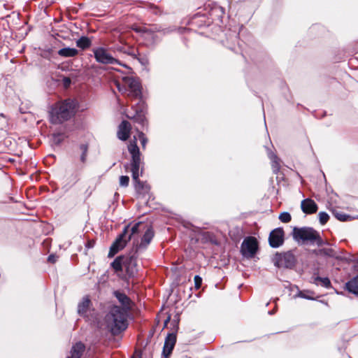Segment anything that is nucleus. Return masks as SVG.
<instances>
[{"mask_svg":"<svg viewBox=\"0 0 358 358\" xmlns=\"http://www.w3.org/2000/svg\"><path fill=\"white\" fill-rule=\"evenodd\" d=\"M127 312L118 306H113L106 315L101 327L109 330L113 334H117L127 328Z\"/></svg>","mask_w":358,"mask_h":358,"instance_id":"f257e3e1","label":"nucleus"},{"mask_svg":"<svg viewBox=\"0 0 358 358\" xmlns=\"http://www.w3.org/2000/svg\"><path fill=\"white\" fill-rule=\"evenodd\" d=\"M128 150L131 155V169L132 178L135 182V189L139 194H146L149 192V187L147 184L141 182L139 178V169L141 164V154L139 148L136 145V137L130 141L128 145Z\"/></svg>","mask_w":358,"mask_h":358,"instance_id":"f03ea898","label":"nucleus"},{"mask_svg":"<svg viewBox=\"0 0 358 358\" xmlns=\"http://www.w3.org/2000/svg\"><path fill=\"white\" fill-rule=\"evenodd\" d=\"M75 103L71 100H66L57 103L51 113V122L55 124L68 120L74 113Z\"/></svg>","mask_w":358,"mask_h":358,"instance_id":"7ed1b4c3","label":"nucleus"},{"mask_svg":"<svg viewBox=\"0 0 358 358\" xmlns=\"http://www.w3.org/2000/svg\"><path fill=\"white\" fill-rule=\"evenodd\" d=\"M119 91L131 99L139 98L141 96V85L138 79L133 77H123L122 83H116Z\"/></svg>","mask_w":358,"mask_h":358,"instance_id":"20e7f679","label":"nucleus"},{"mask_svg":"<svg viewBox=\"0 0 358 358\" xmlns=\"http://www.w3.org/2000/svg\"><path fill=\"white\" fill-rule=\"evenodd\" d=\"M141 224V222H138L131 228L129 226H127L124 228L122 234L116 239V241L111 245L108 252L109 257H113L119 250L124 248L127 243L129 240H131V236L138 231V227Z\"/></svg>","mask_w":358,"mask_h":358,"instance_id":"39448f33","label":"nucleus"},{"mask_svg":"<svg viewBox=\"0 0 358 358\" xmlns=\"http://www.w3.org/2000/svg\"><path fill=\"white\" fill-rule=\"evenodd\" d=\"M293 237L296 241H315L319 238V234L312 228L294 227L293 229Z\"/></svg>","mask_w":358,"mask_h":358,"instance_id":"423d86ee","label":"nucleus"},{"mask_svg":"<svg viewBox=\"0 0 358 358\" xmlns=\"http://www.w3.org/2000/svg\"><path fill=\"white\" fill-rule=\"evenodd\" d=\"M258 248L257 241L254 237L245 238L241 245V252L246 257H252Z\"/></svg>","mask_w":358,"mask_h":358,"instance_id":"0eeeda50","label":"nucleus"},{"mask_svg":"<svg viewBox=\"0 0 358 358\" xmlns=\"http://www.w3.org/2000/svg\"><path fill=\"white\" fill-rule=\"evenodd\" d=\"M294 262V256L290 253L276 254L273 258L274 265L278 267H290Z\"/></svg>","mask_w":358,"mask_h":358,"instance_id":"6e6552de","label":"nucleus"},{"mask_svg":"<svg viewBox=\"0 0 358 358\" xmlns=\"http://www.w3.org/2000/svg\"><path fill=\"white\" fill-rule=\"evenodd\" d=\"M94 57L97 62L103 64H118L122 65L117 60L114 59L103 48H98L94 50Z\"/></svg>","mask_w":358,"mask_h":358,"instance_id":"1a4fd4ad","label":"nucleus"},{"mask_svg":"<svg viewBox=\"0 0 358 358\" xmlns=\"http://www.w3.org/2000/svg\"><path fill=\"white\" fill-rule=\"evenodd\" d=\"M269 243L273 248L280 246L284 242V231L282 228L273 230L269 235Z\"/></svg>","mask_w":358,"mask_h":358,"instance_id":"9d476101","label":"nucleus"},{"mask_svg":"<svg viewBox=\"0 0 358 358\" xmlns=\"http://www.w3.org/2000/svg\"><path fill=\"white\" fill-rule=\"evenodd\" d=\"M176 343V335L173 333L169 334L165 339L163 348V355L169 357Z\"/></svg>","mask_w":358,"mask_h":358,"instance_id":"9b49d317","label":"nucleus"},{"mask_svg":"<svg viewBox=\"0 0 358 358\" xmlns=\"http://www.w3.org/2000/svg\"><path fill=\"white\" fill-rule=\"evenodd\" d=\"M131 129V125L127 121H122L118 127V138L122 141H126L129 137Z\"/></svg>","mask_w":358,"mask_h":358,"instance_id":"f8f14e48","label":"nucleus"},{"mask_svg":"<svg viewBox=\"0 0 358 358\" xmlns=\"http://www.w3.org/2000/svg\"><path fill=\"white\" fill-rule=\"evenodd\" d=\"M301 206L303 212L307 214L314 213L317 210V206L315 202L310 199L302 201Z\"/></svg>","mask_w":358,"mask_h":358,"instance_id":"ddd939ff","label":"nucleus"},{"mask_svg":"<svg viewBox=\"0 0 358 358\" xmlns=\"http://www.w3.org/2000/svg\"><path fill=\"white\" fill-rule=\"evenodd\" d=\"M137 261L134 257L125 258L124 269L129 275H133L137 271Z\"/></svg>","mask_w":358,"mask_h":358,"instance_id":"4468645a","label":"nucleus"},{"mask_svg":"<svg viewBox=\"0 0 358 358\" xmlns=\"http://www.w3.org/2000/svg\"><path fill=\"white\" fill-rule=\"evenodd\" d=\"M85 345L79 342L76 343L71 350V355L67 358H80L84 352Z\"/></svg>","mask_w":358,"mask_h":358,"instance_id":"2eb2a0df","label":"nucleus"},{"mask_svg":"<svg viewBox=\"0 0 358 358\" xmlns=\"http://www.w3.org/2000/svg\"><path fill=\"white\" fill-rule=\"evenodd\" d=\"M90 300L87 296H85L83 299L82 301L78 304V311L80 315H85L87 314V310L90 307Z\"/></svg>","mask_w":358,"mask_h":358,"instance_id":"dca6fc26","label":"nucleus"},{"mask_svg":"<svg viewBox=\"0 0 358 358\" xmlns=\"http://www.w3.org/2000/svg\"><path fill=\"white\" fill-rule=\"evenodd\" d=\"M115 295L118 299V301L122 303V305L124 306V308H122V309H124L127 311V309H129L130 308L131 301L130 299L123 293L115 292Z\"/></svg>","mask_w":358,"mask_h":358,"instance_id":"f3484780","label":"nucleus"},{"mask_svg":"<svg viewBox=\"0 0 358 358\" xmlns=\"http://www.w3.org/2000/svg\"><path fill=\"white\" fill-rule=\"evenodd\" d=\"M59 55L64 57H74L78 54V50L75 48H64L60 49L58 51Z\"/></svg>","mask_w":358,"mask_h":358,"instance_id":"a211bd4d","label":"nucleus"},{"mask_svg":"<svg viewBox=\"0 0 358 358\" xmlns=\"http://www.w3.org/2000/svg\"><path fill=\"white\" fill-rule=\"evenodd\" d=\"M125 258L124 257H120L116 258L112 263V266L116 271H122L124 269Z\"/></svg>","mask_w":358,"mask_h":358,"instance_id":"6ab92c4d","label":"nucleus"},{"mask_svg":"<svg viewBox=\"0 0 358 358\" xmlns=\"http://www.w3.org/2000/svg\"><path fill=\"white\" fill-rule=\"evenodd\" d=\"M346 287L349 292L358 294V276L349 281Z\"/></svg>","mask_w":358,"mask_h":358,"instance_id":"aec40b11","label":"nucleus"},{"mask_svg":"<svg viewBox=\"0 0 358 358\" xmlns=\"http://www.w3.org/2000/svg\"><path fill=\"white\" fill-rule=\"evenodd\" d=\"M154 236L153 231L150 228H148L141 243V246H146L148 245Z\"/></svg>","mask_w":358,"mask_h":358,"instance_id":"412c9836","label":"nucleus"},{"mask_svg":"<svg viewBox=\"0 0 358 358\" xmlns=\"http://www.w3.org/2000/svg\"><path fill=\"white\" fill-rule=\"evenodd\" d=\"M76 45L82 49H85L90 45V41L87 37H81L77 41Z\"/></svg>","mask_w":358,"mask_h":358,"instance_id":"4be33fe9","label":"nucleus"},{"mask_svg":"<svg viewBox=\"0 0 358 358\" xmlns=\"http://www.w3.org/2000/svg\"><path fill=\"white\" fill-rule=\"evenodd\" d=\"M270 159L272 160V166H273V171L274 172L278 171L279 167H280V161H279V159L277 158L276 156H275L273 154H271L270 155Z\"/></svg>","mask_w":358,"mask_h":358,"instance_id":"5701e85b","label":"nucleus"},{"mask_svg":"<svg viewBox=\"0 0 358 358\" xmlns=\"http://www.w3.org/2000/svg\"><path fill=\"white\" fill-rule=\"evenodd\" d=\"M279 219L284 223H287L291 220V215L289 213L283 212L280 214Z\"/></svg>","mask_w":358,"mask_h":358,"instance_id":"b1692460","label":"nucleus"},{"mask_svg":"<svg viewBox=\"0 0 358 358\" xmlns=\"http://www.w3.org/2000/svg\"><path fill=\"white\" fill-rule=\"evenodd\" d=\"M329 215L324 212H320L319 213V220H320V222L322 224H324L327 222V221L329 220Z\"/></svg>","mask_w":358,"mask_h":358,"instance_id":"393cba45","label":"nucleus"},{"mask_svg":"<svg viewBox=\"0 0 358 358\" xmlns=\"http://www.w3.org/2000/svg\"><path fill=\"white\" fill-rule=\"evenodd\" d=\"M129 182V178L127 176H122L120 178V185L122 187H127Z\"/></svg>","mask_w":358,"mask_h":358,"instance_id":"a878e982","label":"nucleus"},{"mask_svg":"<svg viewBox=\"0 0 358 358\" xmlns=\"http://www.w3.org/2000/svg\"><path fill=\"white\" fill-rule=\"evenodd\" d=\"M138 137L141 140L143 148H145L146 143L148 142V139L146 138V137L145 136V135L143 132H139L138 134Z\"/></svg>","mask_w":358,"mask_h":358,"instance_id":"bb28decb","label":"nucleus"},{"mask_svg":"<svg viewBox=\"0 0 358 358\" xmlns=\"http://www.w3.org/2000/svg\"><path fill=\"white\" fill-rule=\"evenodd\" d=\"M194 280L195 288L196 289L200 288V287L201 285V282H202L201 278L199 277V275H195Z\"/></svg>","mask_w":358,"mask_h":358,"instance_id":"cd10ccee","label":"nucleus"},{"mask_svg":"<svg viewBox=\"0 0 358 358\" xmlns=\"http://www.w3.org/2000/svg\"><path fill=\"white\" fill-rule=\"evenodd\" d=\"M334 214L335 217L341 221L347 220L348 216L344 214L339 213H334Z\"/></svg>","mask_w":358,"mask_h":358,"instance_id":"c85d7f7f","label":"nucleus"},{"mask_svg":"<svg viewBox=\"0 0 358 358\" xmlns=\"http://www.w3.org/2000/svg\"><path fill=\"white\" fill-rule=\"evenodd\" d=\"M318 280L322 282V285L324 287H328L330 285V280L327 278H319Z\"/></svg>","mask_w":358,"mask_h":358,"instance_id":"c756f323","label":"nucleus"},{"mask_svg":"<svg viewBox=\"0 0 358 358\" xmlns=\"http://www.w3.org/2000/svg\"><path fill=\"white\" fill-rule=\"evenodd\" d=\"M48 261L50 262H55L56 260H55V257L53 256V255H50L48 257Z\"/></svg>","mask_w":358,"mask_h":358,"instance_id":"7c9ffc66","label":"nucleus"},{"mask_svg":"<svg viewBox=\"0 0 358 358\" xmlns=\"http://www.w3.org/2000/svg\"><path fill=\"white\" fill-rule=\"evenodd\" d=\"M60 141H61V139L59 136H56V135L54 136V141L55 142L59 143Z\"/></svg>","mask_w":358,"mask_h":358,"instance_id":"2f4dec72","label":"nucleus"},{"mask_svg":"<svg viewBox=\"0 0 358 358\" xmlns=\"http://www.w3.org/2000/svg\"><path fill=\"white\" fill-rule=\"evenodd\" d=\"M85 157H86V153H85V151L84 152V153L81 156V160L82 162H85Z\"/></svg>","mask_w":358,"mask_h":358,"instance_id":"473e14b6","label":"nucleus"},{"mask_svg":"<svg viewBox=\"0 0 358 358\" xmlns=\"http://www.w3.org/2000/svg\"><path fill=\"white\" fill-rule=\"evenodd\" d=\"M171 317L170 316H169L164 321V327H166L167 325V324L169 323V320H170Z\"/></svg>","mask_w":358,"mask_h":358,"instance_id":"72a5a7b5","label":"nucleus"},{"mask_svg":"<svg viewBox=\"0 0 358 358\" xmlns=\"http://www.w3.org/2000/svg\"><path fill=\"white\" fill-rule=\"evenodd\" d=\"M93 245H94V243H93V242L90 241V242H88V243H87V246L88 248H91V247H92V246H93Z\"/></svg>","mask_w":358,"mask_h":358,"instance_id":"f704fd0d","label":"nucleus"},{"mask_svg":"<svg viewBox=\"0 0 358 358\" xmlns=\"http://www.w3.org/2000/svg\"><path fill=\"white\" fill-rule=\"evenodd\" d=\"M127 117H128L129 118H133V117H134L130 116V115H127Z\"/></svg>","mask_w":358,"mask_h":358,"instance_id":"c9c22d12","label":"nucleus"},{"mask_svg":"<svg viewBox=\"0 0 358 358\" xmlns=\"http://www.w3.org/2000/svg\"><path fill=\"white\" fill-rule=\"evenodd\" d=\"M124 67L127 68L129 70H130V69L129 67L127 66V65H123Z\"/></svg>","mask_w":358,"mask_h":358,"instance_id":"e433bc0d","label":"nucleus"},{"mask_svg":"<svg viewBox=\"0 0 358 358\" xmlns=\"http://www.w3.org/2000/svg\"><path fill=\"white\" fill-rule=\"evenodd\" d=\"M133 358H134V357H133Z\"/></svg>","mask_w":358,"mask_h":358,"instance_id":"4c0bfd02","label":"nucleus"}]
</instances>
